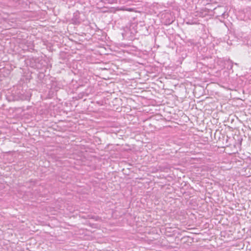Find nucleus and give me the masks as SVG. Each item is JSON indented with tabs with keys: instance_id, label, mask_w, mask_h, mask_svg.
<instances>
[{
	"instance_id": "f257e3e1",
	"label": "nucleus",
	"mask_w": 251,
	"mask_h": 251,
	"mask_svg": "<svg viewBox=\"0 0 251 251\" xmlns=\"http://www.w3.org/2000/svg\"><path fill=\"white\" fill-rule=\"evenodd\" d=\"M120 10L123 11L126 10L130 12L134 11L133 9L132 8L124 9V8H121L120 9Z\"/></svg>"
}]
</instances>
